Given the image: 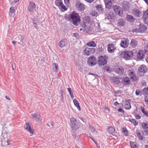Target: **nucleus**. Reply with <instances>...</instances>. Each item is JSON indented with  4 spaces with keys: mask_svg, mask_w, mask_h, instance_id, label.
<instances>
[{
    "mask_svg": "<svg viewBox=\"0 0 148 148\" xmlns=\"http://www.w3.org/2000/svg\"><path fill=\"white\" fill-rule=\"evenodd\" d=\"M69 20L74 25L77 26L80 21V16L76 12H72L69 15Z\"/></svg>",
    "mask_w": 148,
    "mask_h": 148,
    "instance_id": "obj_1",
    "label": "nucleus"
},
{
    "mask_svg": "<svg viewBox=\"0 0 148 148\" xmlns=\"http://www.w3.org/2000/svg\"><path fill=\"white\" fill-rule=\"evenodd\" d=\"M107 58L106 56H100L98 58V63L100 66H102L106 64Z\"/></svg>",
    "mask_w": 148,
    "mask_h": 148,
    "instance_id": "obj_2",
    "label": "nucleus"
},
{
    "mask_svg": "<svg viewBox=\"0 0 148 148\" xmlns=\"http://www.w3.org/2000/svg\"><path fill=\"white\" fill-rule=\"evenodd\" d=\"M133 53L132 51H125L123 53V58L126 60L132 59L133 58Z\"/></svg>",
    "mask_w": 148,
    "mask_h": 148,
    "instance_id": "obj_3",
    "label": "nucleus"
},
{
    "mask_svg": "<svg viewBox=\"0 0 148 148\" xmlns=\"http://www.w3.org/2000/svg\"><path fill=\"white\" fill-rule=\"evenodd\" d=\"M97 60L96 58L94 56H90L87 59V63L90 66H93L97 64Z\"/></svg>",
    "mask_w": 148,
    "mask_h": 148,
    "instance_id": "obj_4",
    "label": "nucleus"
},
{
    "mask_svg": "<svg viewBox=\"0 0 148 148\" xmlns=\"http://www.w3.org/2000/svg\"><path fill=\"white\" fill-rule=\"evenodd\" d=\"M127 72V75L131 79L134 81H136L137 79V77L134 70L129 69Z\"/></svg>",
    "mask_w": 148,
    "mask_h": 148,
    "instance_id": "obj_5",
    "label": "nucleus"
},
{
    "mask_svg": "<svg viewBox=\"0 0 148 148\" xmlns=\"http://www.w3.org/2000/svg\"><path fill=\"white\" fill-rule=\"evenodd\" d=\"M95 49L94 48H86L83 51V53L86 56L94 53L95 52Z\"/></svg>",
    "mask_w": 148,
    "mask_h": 148,
    "instance_id": "obj_6",
    "label": "nucleus"
},
{
    "mask_svg": "<svg viewBox=\"0 0 148 148\" xmlns=\"http://www.w3.org/2000/svg\"><path fill=\"white\" fill-rule=\"evenodd\" d=\"M77 121L74 118H71V119L70 126L71 128L73 130H76L78 128L77 125Z\"/></svg>",
    "mask_w": 148,
    "mask_h": 148,
    "instance_id": "obj_7",
    "label": "nucleus"
},
{
    "mask_svg": "<svg viewBox=\"0 0 148 148\" xmlns=\"http://www.w3.org/2000/svg\"><path fill=\"white\" fill-rule=\"evenodd\" d=\"M147 71V66L144 65H141L138 69V74L140 75H143L146 73Z\"/></svg>",
    "mask_w": 148,
    "mask_h": 148,
    "instance_id": "obj_8",
    "label": "nucleus"
},
{
    "mask_svg": "<svg viewBox=\"0 0 148 148\" xmlns=\"http://www.w3.org/2000/svg\"><path fill=\"white\" fill-rule=\"evenodd\" d=\"M113 8L117 14L120 16H122L123 14V12L121 11V8L119 6L114 5L113 6Z\"/></svg>",
    "mask_w": 148,
    "mask_h": 148,
    "instance_id": "obj_9",
    "label": "nucleus"
},
{
    "mask_svg": "<svg viewBox=\"0 0 148 148\" xmlns=\"http://www.w3.org/2000/svg\"><path fill=\"white\" fill-rule=\"evenodd\" d=\"M55 3L62 11H65L67 10L61 0H57L55 1Z\"/></svg>",
    "mask_w": 148,
    "mask_h": 148,
    "instance_id": "obj_10",
    "label": "nucleus"
},
{
    "mask_svg": "<svg viewBox=\"0 0 148 148\" xmlns=\"http://www.w3.org/2000/svg\"><path fill=\"white\" fill-rule=\"evenodd\" d=\"M129 44V40L127 38H123L121 39L120 45L124 48L127 47Z\"/></svg>",
    "mask_w": 148,
    "mask_h": 148,
    "instance_id": "obj_11",
    "label": "nucleus"
},
{
    "mask_svg": "<svg viewBox=\"0 0 148 148\" xmlns=\"http://www.w3.org/2000/svg\"><path fill=\"white\" fill-rule=\"evenodd\" d=\"M113 70L115 73L120 75L123 74L124 72V69L121 66L115 67Z\"/></svg>",
    "mask_w": 148,
    "mask_h": 148,
    "instance_id": "obj_12",
    "label": "nucleus"
},
{
    "mask_svg": "<svg viewBox=\"0 0 148 148\" xmlns=\"http://www.w3.org/2000/svg\"><path fill=\"white\" fill-rule=\"evenodd\" d=\"M115 0H104L106 7L108 9H110L112 5V3Z\"/></svg>",
    "mask_w": 148,
    "mask_h": 148,
    "instance_id": "obj_13",
    "label": "nucleus"
},
{
    "mask_svg": "<svg viewBox=\"0 0 148 148\" xmlns=\"http://www.w3.org/2000/svg\"><path fill=\"white\" fill-rule=\"evenodd\" d=\"M75 5L76 7L80 11H84L85 9V7L84 5L83 4L79 1L76 2Z\"/></svg>",
    "mask_w": 148,
    "mask_h": 148,
    "instance_id": "obj_14",
    "label": "nucleus"
},
{
    "mask_svg": "<svg viewBox=\"0 0 148 148\" xmlns=\"http://www.w3.org/2000/svg\"><path fill=\"white\" fill-rule=\"evenodd\" d=\"M130 100H128L123 102V106L126 110H129L131 108V106L130 102Z\"/></svg>",
    "mask_w": 148,
    "mask_h": 148,
    "instance_id": "obj_15",
    "label": "nucleus"
},
{
    "mask_svg": "<svg viewBox=\"0 0 148 148\" xmlns=\"http://www.w3.org/2000/svg\"><path fill=\"white\" fill-rule=\"evenodd\" d=\"M132 13L135 17H139L142 15L141 12L138 10L134 9L132 11Z\"/></svg>",
    "mask_w": 148,
    "mask_h": 148,
    "instance_id": "obj_16",
    "label": "nucleus"
},
{
    "mask_svg": "<svg viewBox=\"0 0 148 148\" xmlns=\"http://www.w3.org/2000/svg\"><path fill=\"white\" fill-rule=\"evenodd\" d=\"M36 8L35 4L32 2H30L28 7V10L30 12H32Z\"/></svg>",
    "mask_w": 148,
    "mask_h": 148,
    "instance_id": "obj_17",
    "label": "nucleus"
},
{
    "mask_svg": "<svg viewBox=\"0 0 148 148\" xmlns=\"http://www.w3.org/2000/svg\"><path fill=\"white\" fill-rule=\"evenodd\" d=\"M25 127L26 130L30 134H33L34 130L30 126L29 123L25 124Z\"/></svg>",
    "mask_w": 148,
    "mask_h": 148,
    "instance_id": "obj_18",
    "label": "nucleus"
},
{
    "mask_svg": "<svg viewBox=\"0 0 148 148\" xmlns=\"http://www.w3.org/2000/svg\"><path fill=\"white\" fill-rule=\"evenodd\" d=\"M67 43V40L66 39H62L59 43V46L61 48L65 46Z\"/></svg>",
    "mask_w": 148,
    "mask_h": 148,
    "instance_id": "obj_19",
    "label": "nucleus"
},
{
    "mask_svg": "<svg viewBox=\"0 0 148 148\" xmlns=\"http://www.w3.org/2000/svg\"><path fill=\"white\" fill-rule=\"evenodd\" d=\"M130 80L128 77H125L123 78L122 82L124 85L129 84H130Z\"/></svg>",
    "mask_w": 148,
    "mask_h": 148,
    "instance_id": "obj_20",
    "label": "nucleus"
},
{
    "mask_svg": "<svg viewBox=\"0 0 148 148\" xmlns=\"http://www.w3.org/2000/svg\"><path fill=\"white\" fill-rule=\"evenodd\" d=\"M115 48L113 44H109L108 46V51L109 53H112L113 52Z\"/></svg>",
    "mask_w": 148,
    "mask_h": 148,
    "instance_id": "obj_21",
    "label": "nucleus"
},
{
    "mask_svg": "<svg viewBox=\"0 0 148 148\" xmlns=\"http://www.w3.org/2000/svg\"><path fill=\"white\" fill-rule=\"evenodd\" d=\"M143 16L145 22L146 23L148 24V10L143 13Z\"/></svg>",
    "mask_w": 148,
    "mask_h": 148,
    "instance_id": "obj_22",
    "label": "nucleus"
},
{
    "mask_svg": "<svg viewBox=\"0 0 148 148\" xmlns=\"http://www.w3.org/2000/svg\"><path fill=\"white\" fill-rule=\"evenodd\" d=\"M145 55L144 52L141 50H140L137 53V58L138 59H142L144 57Z\"/></svg>",
    "mask_w": 148,
    "mask_h": 148,
    "instance_id": "obj_23",
    "label": "nucleus"
},
{
    "mask_svg": "<svg viewBox=\"0 0 148 148\" xmlns=\"http://www.w3.org/2000/svg\"><path fill=\"white\" fill-rule=\"evenodd\" d=\"M143 131L141 130H137L136 131V133L139 139L142 140L143 139V136L141 134V133H143Z\"/></svg>",
    "mask_w": 148,
    "mask_h": 148,
    "instance_id": "obj_24",
    "label": "nucleus"
},
{
    "mask_svg": "<svg viewBox=\"0 0 148 148\" xmlns=\"http://www.w3.org/2000/svg\"><path fill=\"white\" fill-rule=\"evenodd\" d=\"M15 36V40L18 41L22 42L24 39V37L20 35H17Z\"/></svg>",
    "mask_w": 148,
    "mask_h": 148,
    "instance_id": "obj_25",
    "label": "nucleus"
},
{
    "mask_svg": "<svg viewBox=\"0 0 148 148\" xmlns=\"http://www.w3.org/2000/svg\"><path fill=\"white\" fill-rule=\"evenodd\" d=\"M73 103L75 106L77 107L78 110L79 111H80L81 108L79 106V103L77 100L76 99H74L73 100Z\"/></svg>",
    "mask_w": 148,
    "mask_h": 148,
    "instance_id": "obj_26",
    "label": "nucleus"
},
{
    "mask_svg": "<svg viewBox=\"0 0 148 148\" xmlns=\"http://www.w3.org/2000/svg\"><path fill=\"white\" fill-rule=\"evenodd\" d=\"M32 118H35V120L36 122H38L40 120V115L38 116L37 114L34 113L31 114Z\"/></svg>",
    "mask_w": 148,
    "mask_h": 148,
    "instance_id": "obj_27",
    "label": "nucleus"
},
{
    "mask_svg": "<svg viewBox=\"0 0 148 148\" xmlns=\"http://www.w3.org/2000/svg\"><path fill=\"white\" fill-rule=\"evenodd\" d=\"M126 18L127 20L130 22L134 21L135 20V18L132 16L128 15H127Z\"/></svg>",
    "mask_w": 148,
    "mask_h": 148,
    "instance_id": "obj_28",
    "label": "nucleus"
},
{
    "mask_svg": "<svg viewBox=\"0 0 148 148\" xmlns=\"http://www.w3.org/2000/svg\"><path fill=\"white\" fill-rule=\"evenodd\" d=\"M139 28L140 31L141 32L146 31L147 30V27L144 25H140Z\"/></svg>",
    "mask_w": 148,
    "mask_h": 148,
    "instance_id": "obj_29",
    "label": "nucleus"
},
{
    "mask_svg": "<svg viewBox=\"0 0 148 148\" xmlns=\"http://www.w3.org/2000/svg\"><path fill=\"white\" fill-rule=\"evenodd\" d=\"M123 8L125 10H127L130 6V4L126 1H124L123 4Z\"/></svg>",
    "mask_w": 148,
    "mask_h": 148,
    "instance_id": "obj_30",
    "label": "nucleus"
},
{
    "mask_svg": "<svg viewBox=\"0 0 148 148\" xmlns=\"http://www.w3.org/2000/svg\"><path fill=\"white\" fill-rule=\"evenodd\" d=\"M87 46L89 47H95L96 44L94 41H92L88 42L86 43V45Z\"/></svg>",
    "mask_w": 148,
    "mask_h": 148,
    "instance_id": "obj_31",
    "label": "nucleus"
},
{
    "mask_svg": "<svg viewBox=\"0 0 148 148\" xmlns=\"http://www.w3.org/2000/svg\"><path fill=\"white\" fill-rule=\"evenodd\" d=\"M107 130L108 132L111 134L114 133L115 132L114 128L111 126H110L108 128Z\"/></svg>",
    "mask_w": 148,
    "mask_h": 148,
    "instance_id": "obj_32",
    "label": "nucleus"
},
{
    "mask_svg": "<svg viewBox=\"0 0 148 148\" xmlns=\"http://www.w3.org/2000/svg\"><path fill=\"white\" fill-rule=\"evenodd\" d=\"M137 41L135 40H132L130 45L133 47H135L137 45Z\"/></svg>",
    "mask_w": 148,
    "mask_h": 148,
    "instance_id": "obj_33",
    "label": "nucleus"
},
{
    "mask_svg": "<svg viewBox=\"0 0 148 148\" xmlns=\"http://www.w3.org/2000/svg\"><path fill=\"white\" fill-rule=\"evenodd\" d=\"M141 109L142 113L146 116L147 117H148V112L145 110V108L143 107H141Z\"/></svg>",
    "mask_w": 148,
    "mask_h": 148,
    "instance_id": "obj_34",
    "label": "nucleus"
},
{
    "mask_svg": "<svg viewBox=\"0 0 148 148\" xmlns=\"http://www.w3.org/2000/svg\"><path fill=\"white\" fill-rule=\"evenodd\" d=\"M37 21L36 20L34 19L33 21V23L34 24V27H35L36 29L38 28V27L37 26V25L39 24V23L40 21V20L38 19H37Z\"/></svg>",
    "mask_w": 148,
    "mask_h": 148,
    "instance_id": "obj_35",
    "label": "nucleus"
},
{
    "mask_svg": "<svg viewBox=\"0 0 148 148\" xmlns=\"http://www.w3.org/2000/svg\"><path fill=\"white\" fill-rule=\"evenodd\" d=\"M14 12L15 10L14 8L13 7H10V13H9V15L10 16H12V14H14Z\"/></svg>",
    "mask_w": 148,
    "mask_h": 148,
    "instance_id": "obj_36",
    "label": "nucleus"
},
{
    "mask_svg": "<svg viewBox=\"0 0 148 148\" xmlns=\"http://www.w3.org/2000/svg\"><path fill=\"white\" fill-rule=\"evenodd\" d=\"M53 69V71L55 72H56L58 71V65L56 63H53L52 64Z\"/></svg>",
    "mask_w": 148,
    "mask_h": 148,
    "instance_id": "obj_37",
    "label": "nucleus"
},
{
    "mask_svg": "<svg viewBox=\"0 0 148 148\" xmlns=\"http://www.w3.org/2000/svg\"><path fill=\"white\" fill-rule=\"evenodd\" d=\"M83 19L84 22L86 23H88L90 19L88 16L85 17L83 18Z\"/></svg>",
    "mask_w": 148,
    "mask_h": 148,
    "instance_id": "obj_38",
    "label": "nucleus"
},
{
    "mask_svg": "<svg viewBox=\"0 0 148 148\" xmlns=\"http://www.w3.org/2000/svg\"><path fill=\"white\" fill-rule=\"evenodd\" d=\"M96 8L97 10L100 12H102L103 10L101 5H97L96 6Z\"/></svg>",
    "mask_w": 148,
    "mask_h": 148,
    "instance_id": "obj_39",
    "label": "nucleus"
},
{
    "mask_svg": "<svg viewBox=\"0 0 148 148\" xmlns=\"http://www.w3.org/2000/svg\"><path fill=\"white\" fill-rule=\"evenodd\" d=\"M89 129L91 130V131L92 133H95L96 130L95 128L93 127L92 125H89ZM95 134H96V133H95Z\"/></svg>",
    "mask_w": 148,
    "mask_h": 148,
    "instance_id": "obj_40",
    "label": "nucleus"
},
{
    "mask_svg": "<svg viewBox=\"0 0 148 148\" xmlns=\"http://www.w3.org/2000/svg\"><path fill=\"white\" fill-rule=\"evenodd\" d=\"M141 125L143 129H147L148 128V123H142Z\"/></svg>",
    "mask_w": 148,
    "mask_h": 148,
    "instance_id": "obj_41",
    "label": "nucleus"
},
{
    "mask_svg": "<svg viewBox=\"0 0 148 148\" xmlns=\"http://www.w3.org/2000/svg\"><path fill=\"white\" fill-rule=\"evenodd\" d=\"M130 121L134 125H136L138 124V122H136L134 119H130Z\"/></svg>",
    "mask_w": 148,
    "mask_h": 148,
    "instance_id": "obj_42",
    "label": "nucleus"
},
{
    "mask_svg": "<svg viewBox=\"0 0 148 148\" xmlns=\"http://www.w3.org/2000/svg\"><path fill=\"white\" fill-rule=\"evenodd\" d=\"M122 131L125 135L127 136L128 135L127 130L125 128H122Z\"/></svg>",
    "mask_w": 148,
    "mask_h": 148,
    "instance_id": "obj_43",
    "label": "nucleus"
},
{
    "mask_svg": "<svg viewBox=\"0 0 148 148\" xmlns=\"http://www.w3.org/2000/svg\"><path fill=\"white\" fill-rule=\"evenodd\" d=\"M90 14L93 16H97L98 15V14L97 12L95 11H92L91 12Z\"/></svg>",
    "mask_w": 148,
    "mask_h": 148,
    "instance_id": "obj_44",
    "label": "nucleus"
},
{
    "mask_svg": "<svg viewBox=\"0 0 148 148\" xmlns=\"http://www.w3.org/2000/svg\"><path fill=\"white\" fill-rule=\"evenodd\" d=\"M143 134L144 135L146 136L148 135V128L145 129L143 132Z\"/></svg>",
    "mask_w": 148,
    "mask_h": 148,
    "instance_id": "obj_45",
    "label": "nucleus"
},
{
    "mask_svg": "<svg viewBox=\"0 0 148 148\" xmlns=\"http://www.w3.org/2000/svg\"><path fill=\"white\" fill-rule=\"evenodd\" d=\"M144 94H148V87L147 88H145L143 90Z\"/></svg>",
    "mask_w": 148,
    "mask_h": 148,
    "instance_id": "obj_46",
    "label": "nucleus"
},
{
    "mask_svg": "<svg viewBox=\"0 0 148 148\" xmlns=\"http://www.w3.org/2000/svg\"><path fill=\"white\" fill-rule=\"evenodd\" d=\"M144 50L145 51V54L148 55V47H146L144 48Z\"/></svg>",
    "mask_w": 148,
    "mask_h": 148,
    "instance_id": "obj_47",
    "label": "nucleus"
},
{
    "mask_svg": "<svg viewBox=\"0 0 148 148\" xmlns=\"http://www.w3.org/2000/svg\"><path fill=\"white\" fill-rule=\"evenodd\" d=\"M113 80L114 82H116V83H118L119 82V79L116 77L113 78Z\"/></svg>",
    "mask_w": 148,
    "mask_h": 148,
    "instance_id": "obj_48",
    "label": "nucleus"
},
{
    "mask_svg": "<svg viewBox=\"0 0 148 148\" xmlns=\"http://www.w3.org/2000/svg\"><path fill=\"white\" fill-rule=\"evenodd\" d=\"M145 100L146 103L148 104V94L145 97Z\"/></svg>",
    "mask_w": 148,
    "mask_h": 148,
    "instance_id": "obj_49",
    "label": "nucleus"
},
{
    "mask_svg": "<svg viewBox=\"0 0 148 148\" xmlns=\"http://www.w3.org/2000/svg\"><path fill=\"white\" fill-rule=\"evenodd\" d=\"M80 26L83 28L85 27L86 26L85 23L83 22V23L80 24Z\"/></svg>",
    "mask_w": 148,
    "mask_h": 148,
    "instance_id": "obj_50",
    "label": "nucleus"
},
{
    "mask_svg": "<svg viewBox=\"0 0 148 148\" xmlns=\"http://www.w3.org/2000/svg\"><path fill=\"white\" fill-rule=\"evenodd\" d=\"M141 84H142V85L143 86H146V82L144 81H143L141 82Z\"/></svg>",
    "mask_w": 148,
    "mask_h": 148,
    "instance_id": "obj_51",
    "label": "nucleus"
},
{
    "mask_svg": "<svg viewBox=\"0 0 148 148\" xmlns=\"http://www.w3.org/2000/svg\"><path fill=\"white\" fill-rule=\"evenodd\" d=\"M135 117L137 119H139L141 118L140 115L139 114L135 115Z\"/></svg>",
    "mask_w": 148,
    "mask_h": 148,
    "instance_id": "obj_52",
    "label": "nucleus"
},
{
    "mask_svg": "<svg viewBox=\"0 0 148 148\" xmlns=\"http://www.w3.org/2000/svg\"><path fill=\"white\" fill-rule=\"evenodd\" d=\"M131 147L133 148H134V147H135V146H136L134 144V143H130Z\"/></svg>",
    "mask_w": 148,
    "mask_h": 148,
    "instance_id": "obj_53",
    "label": "nucleus"
},
{
    "mask_svg": "<svg viewBox=\"0 0 148 148\" xmlns=\"http://www.w3.org/2000/svg\"><path fill=\"white\" fill-rule=\"evenodd\" d=\"M118 111L119 112H123V113H124V111H123V109L121 108H119L118 109Z\"/></svg>",
    "mask_w": 148,
    "mask_h": 148,
    "instance_id": "obj_54",
    "label": "nucleus"
},
{
    "mask_svg": "<svg viewBox=\"0 0 148 148\" xmlns=\"http://www.w3.org/2000/svg\"><path fill=\"white\" fill-rule=\"evenodd\" d=\"M70 96L71 98H73L74 97L73 94L72 92H71V93H69Z\"/></svg>",
    "mask_w": 148,
    "mask_h": 148,
    "instance_id": "obj_55",
    "label": "nucleus"
},
{
    "mask_svg": "<svg viewBox=\"0 0 148 148\" xmlns=\"http://www.w3.org/2000/svg\"><path fill=\"white\" fill-rule=\"evenodd\" d=\"M85 1H87V2L91 3L94 1V0H85Z\"/></svg>",
    "mask_w": 148,
    "mask_h": 148,
    "instance_id": "obj_56",
    "label": "nucleus"
},
{
    "mask_svg": "<svg viewBox=\"0 0 148 148\" xmlns=\"http://www.w3.org/2000/svg\"><path fill=\"white\" fill-rule=\"evenodd\" d=\"M85 1H87V2L91 3L94 1V0H85Z\"/></svg>",
    "mask_w": 148,
    "mask_h": 148,
    "instance_id": "obj_57",
    "label": "nucleus"
},
{
    "mask_svg": "<svg viewBox=\"0 0 148 148\" xmlns=\"http://www.w3.org/2000/svg\"><path fill=\"white\" fill-rule=\"evenodd\" d=\"M136 95H139V91L138 90H136Z\"/></svg>",
    "mask_w": 148,
    "mask_h": 148,
    "instance_id": "obj_58",
    "label": "nucleus"
},
{
    "mask_svg": "<svg viewBox=\"0 0 148 148\" xmlns=\"http://www.w3.org/2000/svg\"><path fill=\"white\" fill-rule=\"evenodd\" d=\"M64 3L65 4H67L68 3L69 0H64Z\"/></svg>",
    "mask_w": 148,
    "mask_h": 148,
    "instance_id": "obj_59",
    "label": "nucleus"
},
{
    "mask_svg": "<svg viewBox=\"0 0 148 148\" xmlns=\"http://www.w3.org/2000/svg\"><path fill=\"white\" fill-rule=\"evenodd\" d=\"M67 90L69 93L72 92H71V89L70 88H68Z\"/></svg>",
    "mask_w": 148,
    "mask_h": 148,
    "instance_id": "obj_60",
    "label": "nucleus"
},
{
    "mask_svg": "<svg viewBox=\"0 0 148 148\" xmlns=\"http://www.w3.org/2000/svg\"><path fill=\"white\" fill-rule=\"evenodd\" d=\"M119 104V103L117 102H116L114 103V105L115 106H116Z\"/></svg>",
    "mask_w": 148,
    "mask_h": 148,
    "instance_id": "obj_61",
    "label": "nucleus"
},
{
    "mask_svg": "<svg viewBox=\"0 0 148 148\" xmlns=\"http://www.w3.org/2000/svg\"><path fill=\"white\" fill-rule=\"evenodd\" d=\"M90 138L96 144H97L96 142L91 137H90Z\"/></svg>",
    "mask_w": 148,
    "mask_h": 148,
    "instance_id": "obj_62",
    "label": "nucleus"
},
{
    "mask_svg": "<svg viewBox=\"0 0 148 148\" xmlns=\"http://www.w3.org/2000/svg\"><path fill=\"white\" fill-rule=\"evenodd\" d=\"M5 98L8 100H10V98L8 97L7 96H6L5 97Z\"/></svg>",
    "mask_w": 148,
    "mask_h": 148,
    "instance_id": "obj_63",
    "label": "nucleus"
},
{
    "mask_svg": "<svg viewBox=\"0 0 148 148\" xmlns=\"http://www.w3.org/2000/svg\"><path fill=\"white\" fill-rule=\"evenodd\" d=\"M148 5V0H143Z\"/></svg>",
    "mask_w": 148,
    "mask_h": 148,
    "instance_id": "obj_64",
    "label": "nucleus"
}]
</instances>
